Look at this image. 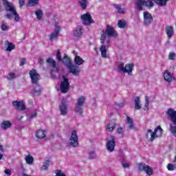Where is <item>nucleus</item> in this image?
Returning <instances> with one entry per match:
<instances>
[{"label": "nucleus", "instance_id": "1", "mask_svg": "<svg viewBox=\"0 0 176 176\" xmlns=\"http://www.w3.org/2000/svg\"><path fill=\"white\" fill-rule=\"evenodd\" d=\"M102 35L100 38V43H102V45L100 47V50L101 52V56L103 57V58H107V47L104 45L105 43V38L107 36H118V32L115 31V29L113 27L107 25L106 28V30H102Z\"/></svg>", "mask_w": 176, "mask_h": 176}, {"label": "nucleus", "instance_id": "2", "mask_svg": "<svg viewBox=\"0 0 176 176\" xmlns=\"http://www.w3.org/2000/svg\"><path fill=\"white\" fill-rule=\"evenodd\" d=\"M3 5L6 9L7 13L6 14V17L10 20L14 16V21H20V16L17 13L14 6L9 2L8 0H2Z\"/></svg>", "mask_w": 176, "mask_h": 176}, {"label": "nucleus", "instance_id": "3", "mask_svg": "<svg viewBox=\"0 0 176 176\" xmlns=\"http://www.w3.org/2000/svg\"><path fill=\"white\" fill-rule=\"evenodd\" d=\"M30 77L31 78L32 84L33 85L34 89L36 87H39L38 90H34V96H41V93H42V89H41V85H39V80H41V76L35 69H32L29 72Z\"/></svg>", "mask_w": 176, "mask_h": 176}, {"label": "nucleus", "instance_id": "4", "mask_svg": "<svg viewBox=\"0 0 176 176\" xmlns=\"http://www.w3.org/2000/svg\"><path fill=\"white\" fill-rule=\"evenodd\" d=\"M163 129L160 125H158L154 130L152 131V129H149L146 133V138L148 140V142H153L156 138H159L163 135Z\"/></svg>", "mask_w": 176, "mask_h": 176}, {"label": "nucleus", "instance_id": "5", "mask_svg": "<svg viewBox=\"0 0 176 176\" xmlns=\"http://www.w3.org/2000/svg\"><path fill=\"white\" fill-rule=\"evenodd\" d=\"M62 62L65 65H66V67L69 70V72L71 74H73V75H77V74L80 73V69L79 68V66L72 64L71 58L68 57V55H67V54H64L63 60H62Z\"/></svg>", "mask_w": 176, "mask_h": 176}, {"label": "nucleus", "instance_id": "6", "mask_svg": "<svg viewBox=\"0 0 176 176\" xmlns=\"http://www.w3.org/2000/svg\"><path fill=\"white\" fill-rule=\"evenodd\" d=\"M166 116L170 118L173 124H170V131L176 138V111L170 108L166 112Z\"/></svg>", "mask_w": 176, "mask_h": 176}, {"label": "nucleus", "instance_id": "7", "mask_svg": "<svg viewBox=\"0 0 176 176\" xmlns=\"http://www.w3.org/2000/svg\"><path fill=\"white\" fill-rule=\"evenodd\" d=\"M133 69H134V64L128 63L125 65L123 63H120L118 66V72H122V74H128V75H133Z\"/></svg>", "mask_w": 176, "mask_h": 176}, {"label": "nucleus", "instance_id": "8", "mask_svg": "<svg viewBox=\"0 0 176 176\" xmlns=\"http://www.w3.org/2000/svg\"><path fill=\"white\" fill-rule=\"evenodd\" d=\"M153 8V2L151 0H136L135 2V7L138 12L144 10V7Z\"/></svg>", "mask_w": 176, "mask_h": 176}, {"label": "nucleus", "instance_id": "9", "mask_svg": "<svg viewBox=\"0 0 176 176\" xmlns=\"http://www.w3.org/2000/svg\"><path fill=\"white\" fill-rule=\"evenodd\" d=\"M86 101V98L85 96H80L75 104L74 111L79 115L83 114V107H85V102Z\"/></svg>", "mask_w": 176, "mask_h": 176}, {"label": "nucleus", "instance_id": "10", "mask_svg": "<svg viewBox=\"0 0 176 176\" xmlns=\"http://www.w3.org/2000/svg\"><path fill=\"white\" fill-rule=\"evenodd\" d=\"M63 80L60 82V90L61 93L65 94L69 91V80L65 76H63Z\"/></svg>", "mask_w": 176, "mask_h": 176}, {"label": "nucleus", "instance_id": "11", "mask_svg": "<svg viewBox=\"0 0 176 176\" xmlns=\"http://www.w3.org/2000/svg\"><path fill=\"white\" fill-rule=\"evenodd\" d=\"M138 168L140 171H144L147 175H152L153 174V169L148 165L144 163L138 164Z\"/></svg>", "mask_w": 176, "mask_h": 176}, {"label": "nucleus", "instance_id": "12", "mask_svg": "<svg viewBox=\"0 0 176 176\" xmlns=\"http://www.w3.org/2000/svg\"><path fill=\"white\" fill-rule=\"evenodd\" d=\"M116 142L115 140V136H110L109 140L107 141L106 146L107 151L109 152H113L115 151V145Z\"/></svg>", "mask_w": 176, "mask_h": 176}, {"label": "nucleus", "instance_id": "13", "mask_svg": "<svg viewBox=\"0 0 176 176\" xmlns=\"http://www.w3.org/2000/svg\"><path fill=\"white\" fill-rule=\"evenodd\" d=\"M80 19L83 21V23L85 24V25H90V24H94V20H93L91 15H90V13L89 12L81 15Z\"/></svg>", "mask_w": 176, "mask_h": 176}, {"label": "nucleus", "instance_id": "14", "mask_svg": "<svg viewBox=\"0 0 176 176\" xmlns=\"http://www.w3.org/2000/svg\"><path fill=\"white\" fill-rule=\"evenodd\" d=\"M69 140H70L69 144L71 145V146H73L74 148H76V146L79 145V140L78 138V135H76V131H73L72 132V135Z\"/></svg>", "mask_w": 176, "mask_h": 176}, {"label": "nucleus", "instance_id": "15", "mask_svg": "<svg viewBox=\"0 0 176 176\" xmlns=\"http://www.w3.org/2000/svg\"><path fill=\"white\" fill-rule=\"evenodd\" d=\"M56 29L54 30V32L51 33L49 35L50 41H57L58 39V34L60 33V31H61V28L60 26L57 24L55 25Z\"/></svg>", "mask_w": 176, "mask_h": 176}, {"label": "nucleus", "instance_id": "16", "mask_svg": "<svg viewBox=\"0 0 176 176\" xmlns=\"http://www.w3.org/2000/svg\"><path fill=\"white\" fill-rule=\"evenodd\" d=\"M12 106L16 111H25L27 109L23 101L14 100L12 102Z\"/></svg>", "mask_w": 176, "mask_h": 176}, {"label": "nucleus", "instance_id": "17", "mask_svg": "<svg viewBox=\"0 0 176 176\" xmlns=\"http://www.w3.org/2000/svg\"><path fill=\"white\" fill-rule=\"evenodd\" d=\"M144 23L145 25H151L153 23V17L148 12H144Z\"/></svg>", "mask_w": 176, "mask_h": 176}, {"label": "nucleus", "instance_id": "18", "mask_svg": "<svg viewBox=\"0 0 176 176\" xmlns=\"http://www.w3.org/2000/svg\"><path fill=\"white\" fill-rule=\"evenodd\" d=\"M59 110L60 111V115L63 116L68 113V104L66 101H62L59 105Z\"/></svg>", "mask_w": 176, "mask_h": 176}, {"label": "nucleus", "instance_id": "19", "mask_svg": "<svg viewBox=\"0 0 176 176\" xmlns=\"http://www.w3.org/2000/svg\"><path fill=\"white\" fill-rule=\"evenodd\" d=\"M164 79L166 82L170 83V82H173V80H175V77L173 76V74L168 72V70H165L164 73Z\"/></svg>", "mask_w": 176, "mask_h": 176}, {"label": "nucleus", "instance_id": "20", "mask_svg": "<svg viewBox=\"0 0 176 176\" xmlns=\"http://www.w3.org/2000/svg\"><path fill=\"white\" fill-rule=\"evenodd\" d=\"M83 27L78 26L75 30L73 31V35L76 38H80L83 35Z\"/></svg>", "mask_w": 176, "mask_h": 176}, {"label": "nucleus", "instance_id": "21", "mask_svg": "<svg viewBox=\"0 0 176 176\" xmlns=\"http://www.w3.org/2000/svg\"><path fill=\"white\" fill-rule=\"evenodd\" d=\"M165 30L167 37L169 38V39H171V38L174 36V30L173 29V26H166Z\"/></svg>", "mask_w": 176, "mask_h": 176}, {"label": "nucleus", "instance_id": "22", "mask_svg": "<svg viewBox=\"0 0 176 176\" xmlns=\"http://www.w3.org/2000/svg\"><path fill=\"white\" fill-rule=\"evenodd\" d=\"M36 137L38 140H42L46 137V132L44 130L38 129L36 131Z\"/></svg>", "mask_w": 176, "mask_h": 176}, {"label": "nucleus", "instance_id": "23", "mask_svg": "<svg viewBox=\"0 0 176 176\" xmlns=\"http://www.w3.org/2000/svg\"><path fill=\"white\" fill-rule=\"evenodd\" d=\"M1 127L3 130H8V129H10V127H12V122L8 120H4L1 123Z\"/></svg>", "mask_w": 176, "mask_h": 176}, {"label": "nucleus", "instance_id": "24", "mask_svg": "<svg viewBox=\"0 0 176 176\" xmlns=\"http://www.w3.org/2000/svg\"><path fill=\"white\" fill-rule=\"evenodd\" d=\"M135 109L139 110L141 109V100L140 99V96H135Z\"/></svg>", "mask_w": 176, "mask_h": 176}, {"label": "nucleus", "instance_id": "25", "mask_svg": "<svg viewBox=\"0 0 176 176\" xmlns=\"http://www.w3.org/2000/svg\"><path fill=\"white\" fill-rule=\"evenodd\" d=\"M6 45H7L6 52H12L16 47V46L13 44V43L9 42V41L6 40L5 41Z\"/></svg>", "mask_w": 176, "mask_h": 176}, {"label": "nucleus", "instance_id": "26", "mask_svg": "<svg viewBox=\"0 0 176 176\" xmlns=\"http://www.w3.org/2000/svg\"><path fill=\"white\" fill-rule=\"evenodd\" d=\"M74 63L76 65H82L83 63H85V60L80 58L79 56H76L74 58Z\"/></svg>", "mask_w": 176, "mask_h": 176}, {"label": "nucleus", "instance_id": "27", "mask_svg": "<svg viewBox=\"0 0 176 176\" xmlns=\"http://www.w3.org/2000/svg\"><path fill=\"white\" fill-rule=\"evenodd\" d=\"M126 124H129V128L131 129H134V124L133 123V118L126 116Z\"/></svg>", "mask_w": 176, "mask_h": 176}, {"label": "nucleus", "instance_id": "28", "mask_svg": "<svg viewBox=\"0 0 176 176\" xmlns=\"http://www.w3.org/2000/svg\"><path fill=\"white\" fill-rule=\"evenodd\" d=\"M157 5H159L160 6H166L167 5V2L170 0H153Z\"/></svg>", "mask_w": 176, "mask_h": 176}, {"label": "nucleus", "instance_id": "29", "mask_svg": "<svg viewBox=\"0 0 176 176\" xmlns=\"http://www.w3.org/2000/svg\"><path fill=\"white\" fill-rule=\"evenodd\" d=\"M118 27L119 28L124 29L126 27H127V23H126V21H124V19H121L118 21Z\"/></svg>", "mask_w": 176, "mask_h": 176}, {"label": "nucleus", "instance_id": "30", "mask_svg": "<svg viewBox=\"0 0 176 176\" xmlns=\"http://www.w3.org/2000/svg\"><path fill=\"white\" fill-rule=\"evenodd\" d=\"M51 163L52 162H50V160H45V162L41 166V170L46 171V170H47V168H49V166H50Z\"/></svg>", "mask_w": 176, "mask_h": 176}, {"label": "nucleus", "instance_id": "31", "mask_svg": "<svg viewBox=\"0 0 176 176\" xmlns=\"http://www.w3.org/2000/svg\"><path fill=\"white\" fill-rule=\"evenodd\" d=\"M46 63H47V64H50V65H52V68H56V65L57 63L56 62V60H53V58H48L46 60Z\"/></svg>", "mask_w": 176, "mask_h": 176}, {"label": "nucleus", "instance_id": "32", "mask_svg": "<svg viewBox=\"0 0 176 176\" xmlns=\"http://www.w3.org/2000/svg\"><path fill=\"white\" fill-rule=\"evenodd\" d=\"M115 127H116V123L115 122H111L109 123L107 126V129L109 131H113V130H115Z\"/></svg>", "mask_w": 176, "mask_h": 176}, {"label": "nucleus", "instance_id": "33", "mask_svg": "<svg viewBox=\"0 0 176 176\" xmlns=\"http://www.w3.org/2000/svg\"><path fill=\"white\" fill-rule=\"evenodd\" d=\"M27 164H32L34 163V157L31 155H28L25 157Z\"/></svg>", "mask_w": 176, "mask_h": 176}, {"label": "nucleus", "instance_id": "34", "mask_svg": "<svg viewBox=\"0 0 176 176\" xmlns=\"http://www.w3.org/2000/svg\"><path fill=\"white\" fill-rule=\"evenodd\" d=\"M114 8L118 10V13H120L121 14H124V9L122 8V6L114 5Z\"/></svg>", "mask_w": 176, "mask_h": 176}, {"label": "nucleus", "instance_id": "35", "mask_svg": "<svg viewBox=\"0 0 176 176\" xmlns=\"http://www.w3.org/2000/svg\"><path fill=\"white\" fill-rule=\"evenodd\" d=\"M80 5L83 10L87 8V0H81L80 1Z\"/></svg>", "mask_w": 176, "mask_h": 176}, {"label": "nucleus", "instance_id": "36", "mask_svg": "<svg viewBox=\"0 0 176 176\" xmlns=\"http://www.w3.org/2000/svg\"><path fill=\"white\" fill-rule=\"evenodd\" d=\"M36 16L38 20H42V16H43V12H42V10H38L37 11H36Z\"/></svg>", "mask_w": 176, "mask_h": 176}, {"label": "nucleus", "instance_id": "37", "mask_svg": "<svg viewBox=\"0 0 176 176\" xmlns=\"http://www.w3.org/2000/svg\"><path fill=\"white\" fill-rule=\"evenodd\" d=\"M39 0H29L28 6H35V5H38Z\"/></svg>", "mask_w": 176, "mask_h": 176}, {"label": "nucleus", "instance_id": "38", "mask_svg": "<svg viewBox=\"0 0 176 176\" xmlns=\"http://www.w3.org/2000/svg\"><path fill=\"white\" fill-rule=\"evenodd\" d=\"M6 78L8 80H13V79H16V74L14 73H9Z\"/></svg>", "mask_w": 176, "mask_h": 176}, {"label": "nucleus", "instance_id": "39", "mask_svg": "<svg viewBox=\"0 0 176 176\" xmlns=\"http://www.w3.org/2000/svg\"><path fill=\"white\" fill-rule=\"evenodd\" d=\"M167 169L168 171H174V170H176V164H168Z\"/></svg>", "mask_w": 176, "mask_h": 176}, {"label": "nucleus", "instance_id": "40", "mask_svg": "<svg viewBox=\"0 0 176 176\" xmlns=\"http://www.w3.org/2000/svg\"><path fill=\"white\" fill-rule=\"evenodd\" d=\"M144 109L147 111L149 109V98L148 96H145Z\"/></svg>", "mask_w": 176, "mask_h": 176}, {"label": "nucleus", "instance_id": "41", "mask_svg": "<svg viewBox=\"0 0 176 176\" xmlns=\"http://www.w3.org/2000/svg\"><path fill=\"white\" fill-rule=\"evenodd\" d=\"M56 58H57L58 61H63V59H61V52H60V50H57Z\"/></svg>", "mask_w": 176, "mask_h": 176}, {"label": "nucleus", "instance_id": "42", "mask_svg": "<svg viewBox=\"0 0 176 176\" xmlns=\"http://www.w3.org/2000/svg\"><path fill=\"white\" fill-rule=\"evenodd\" d=\"M1 29L2 30V31H8L9 28L8 27V25H6V23H4L1 25Z\"/></svg>", "mask_w": 176, "mask_h": 176}, {"label": "nucleus", "instance_id": "43", "mask_svg": "<svg viewBox=\"0 0 176 176\" xmlns=\"http://www.w3.org/2000/svg\"><path fill=\"white\" fill-rule=\"evenodd\" d=\"M4 173H5L6 175L10 176V175H12V170H10V169H9V168H6V169H5V170H4Z\"/></svg>", "mask_w": 176, "mask_h": 176}, {"label": "nucleus", "instance_id": "44", "mask_svg": "<svg viewBox=\"0 0 176 176\" xmlns=\"http://www.w3.org/2000/svg\"><path fill=\"white\" fill-rule=\"evenodd\" d=\"M168 58L169 60H174L175 58V53L170 52Z\"/></svg>", "mask_w": 176, "mask_h": 176}, {"label": "nucleus", "instance_id": "45", "mask_svg": "<svg viewBox=\"0 0 176 176\" xmlns=\"http://www.w3.org/2000/svg\"><path fill=\"white\" fill-rule=\"evenodd\" d=\"M56 176H65V174L61 173L60 170H56Z\"/></svg>", "mask_w": 176, "mask_h": 176}, {"label": "nucleus", "instance_id": "46", "mask_svg": "<svg viewBox=\"0 0 176 176\" xmlns=\"http://www.w3.org/2000/svg\"><path fill=\"white\" fill-rule=\"evenodd\" d=\"M96 158V153L94 151H91L89 153V159H95Z\"/></svg>", "mask_w": 176, "mask_h": 176}, {"label": "nucleus", "instance_id": "47", "mask_svg": "<svg viewBox=\"0 0 176 176\" xmlns=\"http://www.w3.org/2000/svg\"><path fill=\"white\" fill-rule=\"evenodd\" d=\"M26 63H27V59H25V58H23L21 60L20 66L22 67V65H24Z\"/></svg>", "mask_w": 176, "mask_h": 176}, {"label": "nucleus", "instance_id": "48", "mask_svg": "<svg viewBox=\"0 0 176 176\" xmlns=\"http://www.w3.org/2000/svg\"><path fill=\"white\" fill-rule=\"evenodd\" d=\"M25 5V0H19V7L21 8Z\"/></svg>", "mask_w": 176, "mask_h": 176}, {"label": "nucleus", "instance_id": "49", "mask_svg": "<svg viewBox=\"0 0 176 176\" xmlns=\"http://www.w3.org/2000/svg\"><path fill=\"white\" fill-rule=\"evenodd\" d=\"M118 134H123V129L122 127H119L117 129Z\"/></svg>", "mask_w": 176, "mask_h": 176}, {"label": "nucleus", "instance_id": "50", "mask_svg": "<svg viewBox=\"0 0 176 176\" xmlns=\"http://www.w3.org/2000/svg\"><path fill=\"white\" fill-rule=\"evenodd\" d=\"M34 118H36V113L32 114L29 118V120H31V119H34Z\"/></svg>", "mask_w": 176, "mask_h": 176}, {"label": "nucleus", "instance_id": "51", "mask_svg": "<svg viewBox=\"0 0 176 176\" xmlns=\"http://www.w3.org/2000/svg\"><path fill=\"white\" fill-rule=\"evenodd\" d=\"M122 166H123L124 168H127L130 167V164H123Z\"/></svg>", "mask_w": 176, "mask_h": 176}, {"label": "nucleus", "instance_id": "52", "mask_svg": "<svg viewBox=\"0 0 176 176\" xmlns=\"http://www.w3.org/2000/svg\"><path fill=\"white\" fill-rule=\"evenodd\" d=\"M0 151H1V152H3V146L1 145V144H0Z\"/></svg>", "mask_w": 176, "mask_h": 176}, {"label": "nucleus", "instance_id": "53", "mask_svg": "<svg viewBox=\"0 0 176 176\" xmlns=\"http://www.w3.org/2000/svg\"><path fill=\"white\" fill-rule=\"evenodd\" d=\"M2 157H3V154L0 153V160H2Z\"/></svg>", "mask_w": 176, "mask_h": 176}, {"label": "nucleus", "instance_id": "54", "mask_svg": "<svg viewBox=\"0 0 176 176\" xmlns=\"http://www.w3.org/2000/svg\"><path fill=\"white\" fill-rule=\"evenodd\" d=\"M2 10H3L2 9L1 3L0 1V12H2Z\"/></svg>", "mask_w": 176, "mask_h": 176}, {"label": "nucleus", "instance_id": "55", "mask_svg": "<svg viewBox=\"0 0 176 176\" xmlns=\"http://www.w3.org/2000/svg\"><path fill=\"white\" fill-rule=\"evenodd\" d=\"M22 176H31V175H27L26 173H23Z\"/></svg>", "mask_w": 176, "mask_h": 176}, {"label": "nucleus", "instance_id": "56", "mask_svg": "<svg viewBox=\"0 0 176 176\" xmlns=\"http://www.w3.org/2000/svg\"><path fill=\"white\" fill-rule=\"evenodd\" d=\"M107 45L109 44V40L107 41Z\"/></svg>", "mask_w": 176, "mask_h": 176}, {"label": "nucleus", "instance_id": "57", "mask_svg": "<svg viewBox=\"0 0 176 176\" xmlns=\"http://www.w3.org/2000/svg\"><path fill=\"white\" fill-rule=\"evenodd\" d=\"M56 71H58V68H56Z\"/></svg>", "mask_w": 176, "mask_h": 176}]
</instances>
